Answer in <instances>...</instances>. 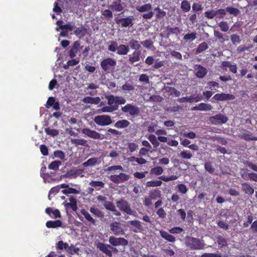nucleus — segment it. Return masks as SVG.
<instances>
[{
    "instance_id": "nucleus-31",
    "label": "nucleus",
    "mask_w": 257,
    "mask_h": 257,
    "mask_svg": "<svg viewBox=\"0 0 257 257\" xmlns=\"http://www.w3.org/2000/svg\"><path fill=\"white\" fill-rule=\"evenodd\" d=\"M167 29L168 32L167 33L166 38H168L169 36L172 34H175L176 36H178L181 32V30L179 27H167Z\"/></svg>"
},
{
    "instance_id": "nucleus-22",
    "label": "nucleus",
    "mask_w": 257,
    "mask_h": 257,
    "mask_svg": "<svg viewBox=\"0 0 257 257\" xmlns=\"http://www.w3.org/2000/svg\"><path fill=\"white\" fill-rule=\"evenodd\" d=\"M141 51H135L131 55H130L128 61L130 63L133 64L136 62L139 61L141 58Z\"/></svg>"
},
{
    "instance_id": "nucleus-11",
    "label": "nucleus",
    "mask_w": 257,
    "mask_h": 257,
    "mask_svg": "<svg viewBox=\"0 0 257 257\" xmlns=\"http://www.w3.org/2000/svg\"><path fill=\"white\" fill-rule=\"evenodd\" d=\"M209 120L213 124H221L226 123L228 120V118L221 113H218L210 117Z\"/></svg>"
},
{
    "instance_id": "nucleus-47",
    "label": "nucleus",
    "mask_w": 257,
    "mask_h": 257,
    "mask_svg": "<svg viewBox=\"0 0 257 257\" xmlns=\"http://www.w3.org/2000/svg\"><path fill=\"white\" fill-rule=\"evenodd\" d=\"M225 9L226 12L228 13L230 15H233L234 16H237L240 13V11L238 9L232 7H228L226 8Z\"/></svg>"
},
{
    "instance_id": "nucleus-51",
    "label": "nucleus",
    "mask_w": 257,
    "mask_h": 257,
    "mask_svg": "<svg viewBox=\"0 0 257 257\" xmlns=\"http://www.w3.org/2000/svg\"><path fill=\"white\" fill-rule=\"evenodd\" d=\"M68 247V244L66 242H64L62 240L59 241L56 244L57 249L63 250L67 249Z\"/></svg>"
},
{
    "instance_id": "nucleus-37",
    "label": "nucleus",
    "mask_w": 257,
    "mask_h": 257,
    "mask_svg": "<svg viewBox=\"0 0 257 257\" xmlns=\"http://www.w3.org/2000/svg\"><path fill=\"white\" fill-rule=\"evenodd\" d=\"M80 213L84 216L86 220L92 223V224H95V221L91 215L84 209H81Z\"/></svg>"
},
{
    "instance_id": "nucleus-21",
    "label": "nucleus",
    "mask_w": 257,
    "mask_h": 257,
    "mask_svg": "<svg viewBox=\"0 0 257 257\" xmlns=\"http://www.w3.org/2000/svg\"><path fill=\"white\" fill-rule=\"evenodd\" d=\"M45 212L51 218H57L61 217L60 211L57 209H53L51 207H47L45 209Z\"/></svg>"
},
{
    "instance_id": "nucleus-7",
    "label": "nucleus",
    "mask_w": 257,
    "mask_h": 257,
    "mask_svg": "<svg viewBox=\"0 0 257 257\" xmlns=\"http://www.w3.org/2000/svg\"><path fill=\"white\" fill-rule=\"evenodd\" d=\"M116 204L120 211H123L128 215H132L133 214V211L127 201L121 199L116 201Z\"/></svg>"
},
{
    "instance_id": "nucleus-4",
    "label": "nucleus",
    "mask_w": 257,
    "mask_h": 257,
    "mask_svg": "<svg viewBox=\"0 0 257 257\" xmlns=\"http://www.w3.org/2000/svg\"><path fill=\"white\" fill-rule=\"evenodd\" d=\"M136 10L140 13L148 12L142 15L144 19H151L154 16V13L152 11V5L150 3L142 6H138L136 7Z\"/></svg>"
},
{
    "instance_id": "nucleus-20",
    "label": "nucleus",
    "mask_w": 257,
    "mask_h": 257,
    "mask_svg": "<svg viewBox=\"0 0 257 257\" xmlns=\"http://www.w3.org/2000/svg\"><path fill=\"white\" fill-rule=\"evenodd\" d=\"M128 223L135 227L134 229L131 228V229L135 233L140 232L143 230V227L142 225V223L138 220H134L128 221Z\"/></svg>"
},
{
    "instance_id": "nucleus-25",
    "label": "nucleus",
    "mask_w": 257,
    "mask_h": 257,
    "mask_svg": "<svg viewBox=\"0 0 257 257\" xmlns=\"http://www.w3.org/2000/svg\"><path fill=\"white\" fill-rule=\"evenodd\" d=\"M82 101L85 103L98 104L100 101V99L98 96L95 97L86 96L83 98Z\"/></svg>"
},
{
    "instance_id": "nucleus-9",
    "label": "nucleus",
    "mask_w": 257,
    "mask_h": 257,
    "mask_svg": "<svg viewBox=\"0 0 257 257\" xmlns=\"http://www.w3.org/2000/svg\"><path fill=\"white\" fill-rule=\"evenodd\" d=\"M109 243L113 246L121 245L125 246L128 244V240L123 237H115L110 236L108 239Z\"/></svg>"
},
{
    "instance_id": "nucleus-43",
    "label": "nucleus",
    "mask_w": 257,
    "mask_h": 257,
    "mask_svg": "<svg viewBox=\"0 0 257 257\" xmlns=\"http://www.w3.org/2000/svg\"><path fill=\"white\" fill-rule=\"evenodd\" d=\"M71 142L73 144L76 146H87V141L84 139H74L71 140Z\"/></svg>"
},
{
    "instance_id": "nucleus-23",
    "label": "nucleus",
    "mask_w": 257,
    "mask_h": 257,
    "mask_svg": "<svg viewBox=\"0 0 257 257\" xmlns=\"http://www.w3.org/2000/svg\"><path fill=\"white\" fill-rule=\"evenodd\" d=\"M87 33V29L82 25L76 28L74 31V34L79 38H83Z\"/></svg>"
},
{
    "instance_id": "nucleus-58",
    "label": "nucleus",
    "mask_w": 257,
    "mask_h": 257,
    "mask_svg": "<svg viewBox=\"0 0 257 257\" xmlns=\"http://www.w3.org/2000/svg\"><path fill=\"white\" fill-rule=\"evenodd\" d=\"M204 168L205 170L210 174H213L214 172V168L212 166L210 162L205 163L204 164Z\"/></svg>"
},
{
    "instance_id": "nucleus-26",
    "label": "nucleus",
    "mask_w": 257,
    "mask_h": 257,
    "mask_svg": "<svg viewBox=\"0 0 257 257\" xmlns=\"http://www.w3.org/2000/svg\"><path fill=\"white\" fill-rule=\"evenodd\" d=\"M160 233L161 236L166 240L171 242H174L176 241V238L173 235L168 233L167 231L160 230Z\"/></svg>"
},
{
    "instance_id": "nucleus-44",
    "label": "nucleus",
    "mask_w": 257,
    "mask_h": 257,
    "mask_svg": "<svg viewBox=\"0 0 257 257\" xmlns=\"http://www.w3.org/2000/svg\"><path fill=\"white\" fill-rule=\"evenodd\" d=\"M62 163L60 161H54L51 162L48 166V169L56 171L58 170L59 166L61 165Z\"/></svg>"
},
{
    "instance_id": "nucleus-10",
    "label": "nucleus",
    "mask_w": 257,
    "mask_h": 257,
    "mask_svg": "<svg viewBox=\"0 0 257 257\" xmlns=\"http://www.w3.org/2000/svg\"><path fill=\"white\" fill-rule=\"evenodd\" d=\"M81 132L82 134L87 136V137L95 139V140H103L104 139V137L103 135H101L98 132L90 130L88 128H83L81 130Z\"/></svg>"
},
{
    "instance_id": "nucleus-41",
    "label": "nucleus",
    "mask_w": 257,
    "mask_h": 257,
    "mask_svg": "<svg viewBox=\"0 0 257 257\" xmlns=\"http://www.w3.org/2000/svg\"><path fill=\"white\" fill-rule=\"evenodd\" d=\"M208 48V44L206 42H203L200 44L196 50V54H200Z\"/></svg>"
},
{
    "instance_id": "nucleus-32",
    "label": "nucleus",
    "mask_w": 257,
    "mask_h": 257,
    "mask_svg": "<svg viewBox=\"0 0 257 257\" xmlns=\"http://www.w3.org/2000/svg\"><path fill=\"white\" fill-rule=\"evenodd\" d=\"M98 160L97 158H91L89 159L87 161L83 163L82 165L84 167H87L89 166H94L97 164H99Z\"/></svg>"
},
{
    "instance_id": "nucleus-15",
    "label": "nucleus",
    "mask_w": 257,
    "mask_h": 257,
    "mask_svg": "<svg viewBox=\"0 0 257 257\" xmlns=\"http://www.w3.org/2000/svg\"><path fill=\"white\" fill-rule=\"evenodd\" d=\"M97 248H98L102 252L105 253L109 257H111L112 253L110 250V245L105 244L102 242H98L96 244Z\"/></svg>"
},
{
    "instance_id": "nucleus-53",
    "label": "nucleus",
    "mask_w": 257,
    "mask_h": 257,
    "mask_svg": "<svg viewBox=\"0 0 257 257\" xmlns=\"http://www.w3.org/2000/svg\"><path fill=\"white\" fill-rule=\"evenodd\" d=\"M154 11L157 12L156 17L158 19L164 18L166 15V12L159 7L156 8Z\"/></svg>"
},
{
    "instance_id": "nucleus-36",
    "label": "nucleus",
    "mask_w": 257,
    "mask_h": 257,
    "mask_svg": "<svg viewBox=\"0 0 257 257\" xmlns=\"http://www.w3.org/2000/svg\"><path fill=\"white\" fill-rule=\"evenodd\" d=\"M89 211L92 214L98 218H102L104 217V213L97 207H91Z\"/></svg>"
},
{
    "instance_id": "nucleus-54",
    "label": "nucleus",
    "mask_w": 257,
    "mask_h": 257,
    "mask_svg": "<svg viewBox=\"0 0 257 257\" xmlns=\"http://www.w3.org/2000/svg\"><path fill=\"white\" fill-rule=\"evenodd\" d=\"M230 40L232 43L235 45L239 44L241 42L240 36L237 34L231 35L230 36Z\"/></svg>"
},
{
    "instance_id": "nucleus-27",
    "label": "nucleus",
    "mask_w": 257,
    "mask_h": 257,
    "mask_svg": "<svg viewBox=\"0 0 257 257\" xmlns=\"http://www.w3.org/2000/svg\"><path fill=\"white\" fill-rule=\"evenodd\" d=\"M130 51L128 45L120 44L118 46L117 50V54L119 55H126Z\"/></svg>"
},
{
    "instance_id": "nucleus-64",
    "label": "nucleus",
    "mask_w": 257,
    "mask_h": 257,
    "mask_svg": "<svg viewBox=\"0 0 257 257\" xmlns=\"http://www.w3.org/2000/svg\"><path fill=\"white\" fill-rule=\"evenodd\" d=\"M246 167H248L253 171L257 172V164H253L250 161H246L244 163Z\"/></svg>"
},
{
    "instance_id": "nucleus-45",
    "label": "nucleus",
    "mask_w": 257,
    "mask_h": 257,
    "mask_svg": "<svg viewBox=\"0 0 257 257\" xmlns=\"http://www.w3.org/2000/svg\"><path fill=\"white\" fill-rule=\"evenodd\" d=\"M62 193L65 195H67L68 194H77L79 193V191L75 188L70 187L69 186L68 188L67 189L62 190Z\"/></svg>"
},
{
    "instance_id": "nucleus-3",
    "label": "nucleus",
    "mask_w": 257,
    "mask_h": 257,
    "mask_svg": "<svg viewBox=\"0 0 257 257\" xmlns=\"http://www.w3.org/2000/svg\"><path fill=\"white\" fill-rule=\"evenodd\" d=\"M100 67L105 73H109L113 70L116 65V61L111 58H107L102 60L100 62Z\"/></svg>"
},
{
    "instance_id": "nucleus-38",
    "label": "nucleus",
    "mask_w": 257,
    "mask_h": 257,
    "mask_svg": "<svg viewBox=\"0 0 257 257\" xmlns=\"http://www.w3.org/2000/svg\"><path fill=\"white\" fill-rule=\"evenodd\" d=\"M255 218H256V217L254 216L252 213L251 212H249V214L248 213L246 217V221L243 223V227L244 228L248 227L249 225L253 222V220Z\"/></svg>"
},
{
    "instance_id": "nucleus-35",
    "label": "nucleus",
    "mask_w": 257,
    "mask_h": 257,
    "mask_svg": "<svg viewBox=\"0 0 257 257\" xmlns=\"http://www.w3.org/2000/svg\"><path fill=\"white\" fill-rule=\"evenodd\" d=\"M239 137L246 141H257V137L252 136V134L249 132L247 133H242Z\"/></svg>"
},
{
    "instance_id": "nucleus-48",
    "label": "nucleus",
    "mask_w": 257,
    "mask_h": 257,
    "mask_svg": "<svg viewBox=\"0 0 257 257\" xmlns=\"http://www.w3.org/2000/svg\"><path fill=\"white\" fill-rule=\"evenodd\" d=\"M45 132L48 135H50L52 137H55L58 135L59 131L56 129H52L50 127L45 128Z\"/></svg>"
},
{
    "instance_id": "nucleus-52",
    "label": "nucleus",
    "mask_w": 257,
    "mask_h": 257,
    "mask_svg": "<svg viewBox=\"0 0 257 257\" xmlns=\"http://www.w3.org/2000/svg\"><path fill=\"white\" fill-rule=\"evenodd\" d=\"M217 241L220 247L226 246L227 245L226 239L220 235L217 237Z\"/></svg>"
},
{
    "instance_id": "nucleus-2",
    "label": "nucleus",
    "mask_w": 257,
    "mask_h": 257,
    "mask_svg": "<svg viewBox=\"0 0 257 257\" xmlns=\"http://www.w3.org/2000/svg\"><path fill=\"white\" fill-rule=\"evenodd\" d=\"M186 244L187 247L192 250H200L204 248L203 240L191 236L186 237Z\"/></svg>"
},
{
    "instance_id": "nucleus-60",
    "label": "nucleus",
    "mask_w": 257,
    "mask_h": 257,
    "mask_svg": "<svg viewBox=\"0 0 257 257\" xmlns=\"http://www.w3.org/2000/svg\"><path fill=\"white\" fill-rule=\"evenodd\" d=\"M54 156L55 158H59L61 160H64L65 157V154L64 152L61 150H57L54 152Z\"/></svg>"
},
{
    "instance_id": "nucleus-1",
    "label": "nucleus",
    "mask_w": 257,
    "mask_h": 257,
    "mask_svg": "<svg viewBox=\"0 0 257 257\" xmlns=\"http://www.w3.org/2000/svg\"><path fill=\"white\" fill-rule=\"evenodd\" d=\"M105 98L107 100L108 105H105L104 101H100L99 106L101 108L98 110L99 113L112 112L118 109L119 105L124 104L126 102V100L122 96L111 94L105 95Z\"/></svg>"
},
{
    "instance_id": "nucleus-57",
    "label": "nucleus",
    "mask_w": 257,
    "mask_h": 257,
    "mask_svg": "<svg viewBox=\"0 0 257 257\" xmlns=\"http://www.w3.org/2000/svg\"><path fill=\"white\" fill-rule=\"evenodd\" d=\"M226 9H220L215 11L216 17L219 19H222L226 15Z\"/></svg>"
},
{
    "instance_id": "nucleus-33",
    "label": "nucleus",
    "mask_w": 257,
    "mask_h": 257,
    "mask_svg": "<svg viewBox=\"0 0 257 257\" xmlns=\"http://www.w3.org/2000/svg\"><path fill=\"white\" fill-rule=\"evenodd\" d=\"M196 71V75L198 78H203L207 74L206 68L200 65H199Z\"/></svg>"
},
{
    "instance_id": "nucleus-49",
    "label": "nucleus",
    "mask_w": 257,
    "mask_h": 257,
    "mask_svg": "<svg viewBox=\"0 0 257 257\" xmlns=\"http://www.w3.org/2000/svg\"><path fill=\"white\" fill-rule=\"evenodd\" d=\"M214 36L221 43H224L226 41L224 37V34L218 31H214Z\"/></svg>"
},
{
    "instance_id": "nucleus-18",
    "label": "nucleus",
    "mask_w": 257,
    "mask_h": 257,
    "mask_svg": "<svg viewBox=\"0 0 257 257\" xmlns=\"http://www.w3.org/2000/svg\"><path fill=\"white\" fill-rule=\"evenodd\" d=\"M241 190L245 194L249 196H252L254 193V190L253 188L249 184V183L244 182L241 184Z\"/></svg>"
},
{
    "instance_id": "nucleus-17",
    "label": "nucleus",
    "mask_w": 257,
    "mask_h": 257,
    "mask_svg": "<svg viewBox=\"0 0 257 257\" xmlns=\"http://www.w3.org/2000/svg\"><path fill=\"white\" fill-rule=\"evenodd\" d=\"M69 200L70 202L63 203L65 207L66 208L70 207L73 211H76L78 209L76 199L73 196H71L69 198Z\"/></svg>"
},
{
    "instance_id": "nucleus-42",
    "label": "nucleus",
    "mask_w": 257,
    "mask_h": 257,
    "mask_svg": "<svg viewBox=\"0 0 257 257\" xmlns=\"http://www.w3.org/2000/svg\"><path fill=\"white\" fill-rule=\"evenodd\" d=\"M178 155L179 157L183 159L189 160L192 157V153L187 150L181 151Z\"/></svg>"
},
{
    "instance_id": "nucleus-39",
    "label": "nucleus",
    "mask_w": 257,
    "mask_h": 257,
    "mask_svg": "<svg viewBox=\"0 0 257 257\" xmlns=\"http://www.w3.org/2000/svg\"><path fill=\"white\" fill-rule=\"evenodd\" d=\"M89 184L91 187H94L96 190H99L101 188L104 187V183L100 181H92Z\"/></svg>"
},
{
    "instance_id": "nucleus-46",
    "label": "nucleus",
    "mask_w": 257,
    "mask_h": 257,
    "mask_svg": "<svg viewBox=\"0 0 257 257\" xmlns=\"http://www.w3.org/2000/svg\"><path fill=\"white\" fill-rule=\"evenodd\" d=\"M196 34H197L196 32H192L190 34H186V35H184L183 39L186 41H193V40L196 39Z\"/></svg>"
},
{
    "instance_id": "nucleus-34",
    "label": "nucleus",
    "mask_w": 257,
    "mask_h": 257,
    "mask_svg": "<svg viewBox=\"0 0 257 257\" xmlns=\"http://www.w3.org/2000/svg\"><path fill=\"white\" fill-rule=\"evenodd\" d=\"M148 139L153 145L155 149H156L160 146V143L158 140V138H157L155 135H150L148 136Z\"/></svg>"
},
{
    "instance_id": "nucleus-28",
    "label": "nucleus",
    "mask_w": 257,
    "mask_h": 257,
    "mask_svg": "<svg viewBox=\"0 0 257 257\" xmlns=\"http://www.w3.org/2000/svg\"><path fill=\"white\" fill-rule=\"evenodd\" d=\"M129 45L131 48L135 51H139L141 48V42L133 38L130 39Z\"/></svg>"
},
{
    "instance_id": "nucleus-55",
    "label": "nucleus",
    "mask_w": 257,
    "mask_h": 257,
    "mask_svg": "<svg viewBox=\"0 0 257 257\" xmlns=\"http://www.w3.org/2000/svg\"><path fill=\"white\" fill-rule=\"evenodd\" d=\"M162 184V182L160 180L150 181L146 183L147 187H157L160 186Z\"/></svg>"
},
{
    "instance_id": "nucleus-40",
    "label": "nucleus",
    "mask_w": 257,
    "mask_h": 257,
    "mask_svg": "<svg viewBox=\"0 0 257 257\" xmlns=\"http://www.w3.org/2000/svg\"><path fill=\"white\" fill-rule=\"evenodd\" d=\"M180 7L183 12H188L191 9L190 3L187 0H183L181 2Z\"/></svg>"
},
{
    "instance_id": "nucleus-13",
    "label": "nucleus",
    "mask_w": 257,
    "mask_h": 257,
    "mask_svg": "<svg viewBox=\"0 0 257 257\" xmlns=\"http://www.w3.org/2000/svg\"><path fill=\"white\" fill-rule=\"evenodd\" d=\"M235 98V96L232 94L221 93L215 94L213 96L212 99L215 100V101H219L232 100L234 99Z\"/></svg>"
},
{
    "instance_id": "nucleus-6",
    "label": "nucleus",
    "mask_w": 257,
    "mask_h": 257,
    "mask_svg": "<svg viewBox=\"0 0 257 257\" xmlns=\"http://www.w3.org/2000/svg\"><path fill=\"white\" fill-rule=\"evenodd\" d=\"M93 120L96 124L100 126L108 125L112 122L110 116L108 115H97Z\"/></svg>"
},
{
    "instance_id": "nucleus-16",
    "label": "nucleus",
    "mask_w": 257,
    "mask_h": 257,
    "mask_svg": "<svg viewBox=\"0 0 257 257\" xmlns=\"http://www.w3.org/2000/svg\"><path fill=\"white\" fill-rule=\"evenodd\" d=\"M108 8L113 12H121L123 13L124 7H123L121 0H115L113 1L111 5H108Z\"/></svg>"
},
{
    "instance_id": "nucleus-62",
    "label": "nucleus",
    "mask_w": 257,
    "mask_h": 257,
    "mask_svg": "<svg viewBox=\"0 0 257 257\" xmlns=\"http://www.w3.org/2000/svg\"><path fill=\"white\" fill-rule=\"evenodd\" d=\"M163 172V169L162 167L158 166L156 167L151 169V173L156 175H160Z\"/></svg>"
},
{
    "instance_id": "nucleus-30",
    "label": "nucleus",
    "mask_w": 257,
    "mask_h": 257,
    "mask_svg": "<svg viewBox=\"0 0 257 257\" xmlns=\"http://www.w3.org/2000/svg\"><path fill=\"white\" fill-rule=\"evenodd\" d=\"M62 222L60 220L48 221L46 225L48 228H57L62 226Z\"/></svg>"
},
{
    "instance_id": "nucleus-12",
    "label": "nucleus",
    "mask_w": 257,
    "mask_h": 257,
    "mask_svg": "<svg viewBox=\"0 0 257 257\" xmlns=\"http://www.w3.org/2000/svg\"><path fill=\"white\" fill-rule=\"evenodd\" d=\"M133 20V16H129L124 18H115V21L117 24L120 25L121 27H127L134 25Z\"/></svg>"
},
{
    "instance_id": "nucleus-24",
    "label": "nucleus",
    "mask_w": 257,
    "mask_h": 257,
    "mask_svg": "<svg viewBox=\"0 0 257 257\" xmlns=\"http://www.w3.org/2000/svg\"><path fill=\"white\" fill-rule=\"evenodd\" d=\"M212 109L211 104L205 103H200L198 105L192 108L193 110L209 111Z\"/></svg>"
},
{
    "instance_id": "nucleus-63",
    "label": "nucleus",
    "mask_w": 257,
    "mask_h": 257,
    "mask_svg": "<svg viewBox=\"0 0 257 257\" xmlns=\"http://www.w3.org/2000/svg\"><path fill=\"white\" fill-rule=\"evenodd\" d=\"M103 206L106 210L110 211L113 210V208L115 207L114 204L112 202L109 201H105L103 203Z\"/></svg>"
},
{
    "instance_id": "nucleus-19",
    "label": "nucleus",
    "mask_w": 257,
    "mask_h": 257,
    "mask_svg": "<svg viewBox=\"0 0 257 257\" xmlns=\"http://www.w3.org/2000/svg\"><path fill=\"white\" fill-rule=\"evenodd\" d=\"M82 47L80 46V43L79 41H75L72 45V48L69 51V56L71 58H74L77 53L79 49H81Z\"/></svg>"
},
{
    "instance_id": "nucleus-56",
    "label": "nucleus",
    "mask_w": 257,
    "mask_h": 257,
    "mask_svg": "<svg viewBox=\"0 0 257 257\" xmlns=\"http://www.w3.org/2000/svg\"><path fill=\"white\" fill-rule=\"evenodd\" d=\"M204 16L208 19H213L216 17L215 11L214 10H208L204 13Z\"/></svg>"
},
{
    "instance_id": "nucleus-59",
    "label": "nucleus",
    "mask_w": 257,
    "mask_h": 257,
    "mask_svg": "<svg viewBox=\"0 0 257 257\" xmlns=\"http://www.w3.org/2000/svg\"><path fill=\"white\" fill-rule=\"evenodd\" d=\"M118 46V44L116 41H112L108 47V50L110 52H114L117 50Z\"/></svg>"
},
{
    "instance_id": "nucleus-29",
    "label": "nucleus",
    "mask_w": 257,
    "mask_h": 257,
    "mask_svg": "<svg viewBox=\"0 0 257 257\" xmlns=\"http://www.w3.org/2000/svg\"><path fill=\"white\" fill-rule=\"evenodd\" d=\"M130 122L126 119L119 120L116 121L114 126L117 128H124L128 126Z\"/></svg>"
},
{
    "instance_id": "nucleus-8",
    "label": "nucleus",
    "mask_w": 257,
    "mask_h": 257,
    "mask_svg": "<svg viewBox=\"0 0 257 257\" xmlns=\"http://www.w3.org/2000/svg\"><path fill=\"white\" fill-rule=\"evenodd\" d=\"M130 178L128 175L123 173H120L118 175H111L109 178L113 183L119 184L128 181Z\"/></svg>"
},
{
    "instance_id": "nucleus-61",
    "label": "nucleus",
    "mask_w": 257,
    "mask_h": 257,
    "mask_svg": "<svg viewBox=\"0 0 257 257\" xmlns=\"http://www.w3.org/2000/svg\"><path fill=\"white\" fill-rule=\"evenodd\" d=\"M102 15L107 19H111L113 17V14L110 10H105L102 11Z\"/></svg>"
},
{
    "instance_id": "nucleus-14",
    "label": "nucleus",
    "mask_w": 257,
    "mask_h": 257,
    "mask_svg": "<svg viewBox=\"0 0 257 257\" xmlns=\"http://www.w3.org/2000/svg\"><path fill=\"white\" fill-rule=\"evenodd\" d=\"M110 229L116 236L124 235L125 233L123 228L120 227V223L118 222L111 223L110 224Z\"/></svg>"
},
{
    "instance_id": "nucleus-50",
    "label": "nucleus",
    "mask_w": 257,
    "mask_h": 257,
    "mask_svg": "<svg viewBox=\"0 0 257 257\" xmlns=\"http://www.w3.org/2000/svg\"><path fill=\"white\" fill-rule=\"evenodd\" d=\"M218 25L222 32H226L229 30V26L226 21H221L218 23Z\"/></svg>"
},
{
    "instance_id": "nucleus-5",
    "label": "nucleus",
    "mask_w": 257,
    "mask_h": 257,
    "mask_svg": "<svg viewBox=\"0 0 257 257\" xmlns=\"http://www.w3.org/2000/svg\"><path fill=\"white\" fill-rule=\"evenodd\" d=\"M121 110L123 113H128L132 116H138L140 113L139 107L131 103L127 104L126 105L122 106Z\"/></svg>"
}]
</instances>
